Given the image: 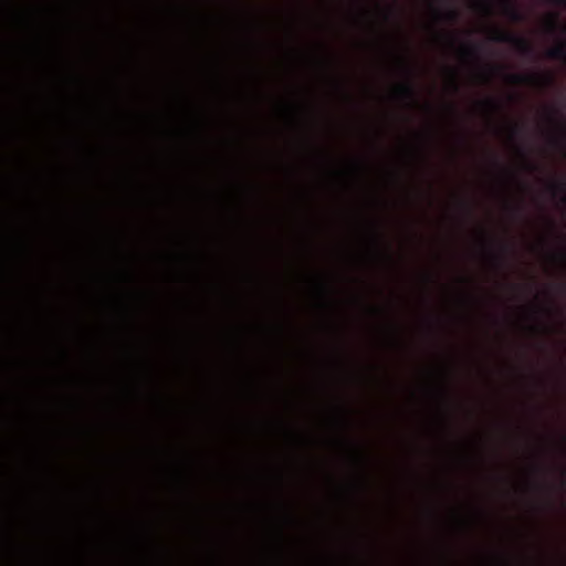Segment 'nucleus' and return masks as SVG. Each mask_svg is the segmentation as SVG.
Returning a JSON list of instances; mask_svg holds the SVG:
<instances>
[{
	"mask_svg": "<svg viewBox=\"0 0 566 566\" xmlns=\"http://www.w3.org/2000/svg\"><path fill=\"white\" fill-rule=\"evenodd\" d=\"M397 94L403 99L413 103L416 99V88L411 82L399 84L396 88Z\"/></svg>",
	"mask_w": 566,
	"mask_h": 566,
	"instance_id": "20e7f679",
	"label": "nucleus"
},
{
	"mask_svg": "<svg viewBox=\"0 0 566 566\" xmlns=\"http://www.w3.org/2000/svg\"><path fill=\"white\" fill-rule=\"evenodd\" d=\"M548 27L551 28V30L555 31L558 27V22H557V15H553L549 18L548 20Z\"/></svg>",
	"mask_w": 566,
	"mask_h": 566,
	"instance_id": "9d476101",
	"label": "nucleus"
},
{
	"mask_svg": "<svg viewBox=\"0 0 566 566\" xmlns=\"http://www.w3.org/2000/svg\"><path fill=\"white\" fill-rule=\"evenodd\" d=\"M556 4L563 6L566 8V0H553Z\"/></svg>",
	"mask_w": 566,
	"mask_h": 566,
	"instance_id": "2eb2a0df",
	"label": "nucleus"
},
{
	"mask_svg": "<svg viewBox=\"0 0 566 566\" xmlns=\"http://www.w3.org/2000/svg\"><path fill=\"white\" fill-rule=\"evenodd\" d=\"M446 19L448 21H457L458 18H459V12L455 11V10H449L446 14H444Z\"/></svg>",
	"mask_w": 566,
	"mask_h": 566,
	"instance_id": "6e6552de",
	"label": "nucleus"
},
{
	"mask_svg": "<svg viewBox=\"0 0 566 566\" xmlns=\"http://www.w3.org/2000/svg\"><path fill=\"white\" fill-rule=\"evenodd\" d=\"M478 46L475 45H464L462 48V51L464 54H468V55H471V56H475L476 55V52H478Z\"/></svg>",
	"mask_w": 566,
	"mask_h": 566,
	"instance_id": "0eeeda50",
	"label": "nucleus"
},
{
	"mask_svg": "<svg viewBox=\"0 0 566 566\" xmlns=\"http://www.w3.org/2000/svg\"><path fill=\"white\" fill-rule=\"evenodd\" d=\"M547 56L553 60L564 61L566 63V42L560 41L557 45L547 51Z\"/></svg>",
	"mask_w": 566,
	"mask_h": 566,
	"instance_id": "39448f33",
	"label": "nucleus"
},
{
	"mask_svg": "<svg viewBox=\"0 0 566 566\" xmlns=\"http://www.w3.org/2000/svg\"><path fill=\"white\" fill-rule=\"evenodd\" d=\"M564 31L566 32V25H565V28H564Z\"/></svg>",
	"mask_w": 566,
	"mask_h": 566,
	"instance_id": "a211bd4d",
	"label": "nucleus"
},
{
	"mask_svg": "<svg viewBox=\"0 0 566 566\" xmlns=\"http://www.w3.org/2000/svg\"><path fill=\"white\" fill-rule=\"evenodd\" d=\"M483 104L492 111L500 109V105L496 102H494L493 99H486Z\"/></svg>",
	"mask_w": 566,
	"mask_h": 566,
	"instance_id": "1a4fd4ad",
	"label": "nucleus"
},
{
	"mask_svg": "<svg viewBox=\"0 0 566 566\" xmlns=\"http://www.w3.org/2000/svg\"><path fill=\"white\" fill-rule=\"evenodd\" d=\"M521 130H522V126H521V125H518L517 123H514V124L511 126V133H512V135H514V136H515V135H517V134H520V133H521Z\"/></svg>",
	"mask_w": 566,
	"mask_h": 566,
	"instance_id": "9b49d317",
	"label": "nucleus"
},
{
	"mask_svg": "<svg viewBox=\"0 0 566 566\" xmlns=\"http://www.w3.org/2000/svg\"><path fill=\"white\" fill-rule=\"evenodd\" d=\"M492 40L500 43L512 44L523 56H532L534 54L533 45L525 38L512 32L495 28L493 30Z\"/></svg>",
	"mask_w": 566,
	"mask_h": 566,
	"instance_id": "f257e3e1",
	"label": "nucleus"
},
{
	"mask_svg": "<svg viewBox=\"0 0 566 566\" xmlns=\"http://www.w3.org/2000/svg\"><path fill=\"white\" fill-rule=\"evenodd\" d=\"M452 75H453V81H452L453 91L458 92L459 91V84L457 83L454 72L452 73Z\"/></svg>",
	"mask_w": 566,
	"mask_h": 566,
	"instance_id": "ddd939ff",
	"label": "nucleus"
},
{
	"mask_svg": "<svg viewBox=\"0 0 566 566\" xmlns=\"http://www.w3.org/2000/svg\"><path fill=\"white\" fill-rule=\"evenodd\" d=\"M378 239H379V238H378V235H376V234H375V235H374V240H375L376 242H378Z\"/></svg>",
	"mask_w": 566,
	"mask_h": 566,
	"instance_id": "f3484780",
	"label": "nucleus"
},
{
	"mask_svg": "<svg viewBox=\"0 0 566 566\" xmlns=\"http://www.w3.org/2000/svg\"><path fill=\"white\" fill-rule=\"evenodd\" d=\"M503 13L513 22H522L525 18L515 0H503Z\"/></svg>",
	"mask_w": 566,
	"mask_h": 566,
	"instance_id": "7ed1b4c3",
	"label": "nucleus"
},
{
	"mask_svg": "<svg viewBox=\"0 0 566 566\" xmlns=\"http://www.w3.org/2000/svg\"><path fill=\"white\" fill-rule=\"evenodd\" d=\"M548 190L553 197L559 196L560 201L564 205H566V182L565 181L552 182L548 187Z\"/></svg>",
	"mask_w": 566,
	"mask_h": 566,
	"instance_id": "423d86ee",
	"label": "nucleus"
},
{
	"mask_svg": "<svg viewBox=\"0 0 566 566\" xmlns=\"http://www.w3.org/2000/svg\"><path fill=\"white\" fill-rule=\"evenodd\" d=\"M486 14H491V8L488 3H479L478 4Z\"/></svg>",
	"mask_w": 566,
	"mask_h": 566,
	"instance_id": "f8f14e48",
	"label": "nucleus"
},
{
	"mask_svg": "<svg viewBox=\"0 0 566 566\" xmlns=\"http://www.w3.org/2000/svg\"><path fill=\"white\" fill-rule=\"evenodd\" d=\"M483 80L489 82L490 81V75L489 74H484L483 75Z\"/></svg>",
	"mask_w": 566,
	"mask_h": 566,
	"instance_id": "dca6fc26",
	"label": "nucleus"
},
{
	"mask_svg": "<svg viewBox=\"0 0 566 566\" xmlns=\"http://www.w3.org/2000/svg\"><path fill=\"white\" fill-rule=\"evenodd\" d=\"M428 1H429L430 6H431L432 10L434 11V13H437V14H439V15H440V11H439V9H438V8L433 7V2H432V0H428Z\"/></svg>",
	"mask_w": 566,
	"mask_h": 566,
	"instance_id": "4468645a",
	"label": "nucleus"
},
{
	"mask_svg": "<svg viewBox=\"0 0 566 566\" xmlns=\"http://www.w3.org/2000/svg\"><path fill=\"white\" fill-rule=\"evenodd\" d=\"M509 80L513 84H541V85H552L554 83V78L552 75H522V74H510Z\"/></svg>",
	"mask_w": 566,
	"mask_h": 566,
	"instance_id": "f03ea898",
	"label": "nucleus"
}]
</instances>
